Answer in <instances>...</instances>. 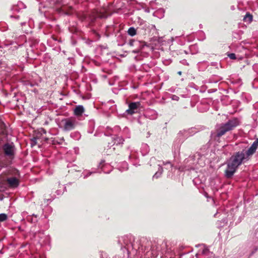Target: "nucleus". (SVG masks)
<instances>
[{"mask_svg":"<svg viewBox=\"0 0 258 258\" xmlns=\"http://www.w3.org/2000/svg\"><path fill=\"white\" fill-rule=\"evenodd\" d=\"M122 165H123V169L122 170H127V168H128V164L124 162L122 163Z\"/></svg>","mask_w":258,"mask_h":258,"instance_id":"18","label":"nucleus"},{"mask_svg":"<svg viewBox=\"0 0 258 258\" xmlns=\"http://www.w3.org/2000/svg\"><path fill=\"white\" fill-rule=\"evenodd\" d=\"M127 34L131 36H134L137 34V29L133 27H131L128 29Z\"/></svg>","mask_w":258,"mask_h":258,"instance_id":"13","label":"nucleus"},{"mask_svg":"<svg viewBox=\"0 0 258 258\" xmlns=\"http://www.w3.org/2000/svg\"><path fill=\"white\" fill-rule=\"evenodd\" d=\"M3 150L5 155L10 157H13L14 155V147L10 144H6L3 146Z\"/></svg>","mask_w":258,"mask_h":258,"instance_id":"8","label":"nucleus"},{"mask_svg":"<svg viewBox=\"0 0 258 258\" xmlns=\"http://www.w3.org/2000/svg\"><path fill=\"white\" fill-rule=\"evenodd\" d=\"M181 62L183 64L188 65V63L187 62L186 60L184 59L182 60Z\"/></svg>","mask_w":258,"mask_h":258,"instance_id":"23","label":"nucleus"},{"mask_svg":"<svg viewBox=\"0 0 258 258\" xmlns=\"http://www.w3.org/2000/svg\"><path fill=\"white\" fill-rule=\"evenodd\" d=\"M25 24H26V23H25V22L21 23V25L22 26H23V25H25Z\"/></svg>","mask_w":258,"mask_h":258,"instance_id":"27","label":"nucleus"},{"mask_svg":"<svg viewBox=\"0 0 258 258\" xmlns=\"http://www.w3.org/2000/svg\"><path fill=\"white\" fill-rule=\"evenodd\" d=\"M118 242L121 244L123 243L125 246L127 247V248L129 247L130 244L131 243V241L129 240L128 237L127 236H125L119 238L118 240Z\"/></svg>","mask_w":258,"mask_h":258,"instance_id":"11","label":"nucleus"},{"mask_svg":"<svg viewBox=\"0 0 258 258\" xmlns=\"http://www.w3.org/2000/svg\"><path fill=\"white\" fill-rule=\"evenodd\" d=\"M172 99L174 100L178 101L179 100V97L176 95H173Z\"/></svg>","mask_w":258,"mask_h":258,"instance_id":"21","label":"nucleus"},{"mask_svg":"<svg viewBox=\"0 0 258 258\" xmlns=\"http://www.w3.org/2000/svg\"><path fill=\"white\" fill-rule=\"evenodd\" d=\"M240 124L237 118H233L226 122L217 124L215 127L216 132L212 133L211 136L217 140L225 135L227 132L233 130Z\"/></svg>","mask_w":258,"mask_h":258,"instance_id":"2","label":"nucleus"},{"mask_svg":"<svg viewBox=\"0 0 258 258\" xmlns=\"http://www.w3.org/2000/svg\"><path fill=\"white\" fill-rule=\"evenodd\" d=\"M123 132L128 133L129 132L128 128L127 127H125L123 130Z\"/></svg>","mask_w":258,"mask_h":258,"instance_id":"25","label":"nucleus"},{"mask_svg":"<svg viewBox=\"0 0 258 258\" xmlns=\"http://www.w3.org/2000/svg\"><path fill=\"white\" fill-rule=\"evenodd\" d=\"M140 102H133L128 104V109L126 110L128 114L132 115L138 112L141 106Z\"/></svg>","mask_w":258,"mask_h":258,"instance_id":"6","label":"nucleus"},{"mask_svg":"<svg viewBox=\"0 0 258 258\" xmlns=\"http://www.w3.org/2000/svg\"><path fill=\"white\" fill-rule=\"evenodd\" d=\"M63 123V130L65 131H70L75 129L78 122L76 118L71 117L64 118L61 120Z\"/></svg>","mask_w":258,"mask_h":258,"instance_id":"4","label":"nucleus"},{"mask_svg":"<svg viewBox=\"0 0 258 258\" xmlns=\"http://www.w3.org/2000/svg\"><path fill=\"white\" fill-rule=\"evenodd\" d=\"M39 132L42 134H45L46 133V132L45 130H44L43 128H41L40 131H39Z\"/></svg>","mask_w":258,"mask_h":258,"instance_id":"22","label":"nucleus"},{"mask_svg":"<svg viewBox=\"0 0 258 258\" xmlns=\"http://www.w3.org/2000/svg\"><path fill=\"white\" fill-rule=\"evenodd\" d=\"M163 172V168L160 165H159V168L158 171H157L155 174L153 175V178H158L160 177Z\"/></svg>","mask_w":258,"mask_h":258,"instance_id":"14","label":"nucleus"},{"mask_svg":"<svg viewBox=\"0 0 258 258\" xmlns=\"http://www.w3.org/2000/svg\"><path fill=\"white\" fill-rule=\"evenodd\" d=\"M10 174L12 176L7 177L6 179L7 184L10 188H16L19 186L20 183V174L19 171L15 169Z\"/></svg>","mask_w":258,"mask_h":258,"instance_id":"3","label":"nucleus"},{"mask_svg":"<svg viewBox=\"0 0 258 258\" xmlns=\"http://www.w3.org/2000/svg\"><path fill=\"white\" fill-rule=\"evenodd\" d=\"M131 158V155H130L129 156V158Z\"/></svg>","mask_w":258,"mask_h":258,"instance_id":"33","label":"nucleus"},{"mask_svg":"<svg viewBox=\"0 0 258 258\" xmlns=\"http://www.w3.org/2000/svg\"><path fill=\"white\" fill-rule=\"evenodd\" d=\"M44 139H45V140H47V139L46 138H44Z\"/></svg>","mask_w":258,"mask_h":258,"instance_id":"32","label":"nucleus"},{"mask_svg":"<svg viewBox=\"0 0 258 258\" xmlns=\"http://www.w3.org/2000/svg\"><path fill=\"white\" fill-rule=\"evenodd\" d=\"M28 84L30 85V86H31V87L33 86V85L31 83H29Z\"/></svg>","mask_w":258,"mask_h":258,"instance_id":"31","label":"nucleus"},{"mask_svg":"<svg viewBox=\"0 0 258 258\" xmlns=\"http://www.w3.org/2000/svg\"><path fill=\"white\" fill-rule=\"evenodd\" d=\"M228 56L231 59H236V55L233 53H229L228 54Z\"/></svg>","mask_w":258,"mask_h":258,"instance_id":"17","label":"nucleus"},{"mask_svg":"<svg viewBox=\"0 0 258 258\" xmlns=\"http://www.w3.org/2000/svg\"><path fill=\"white\" fill-rule=\"evenodd\" d=\"M258 147V138L256 139L251 146L247 150L234 153L227 162V167L225 170V176L231 178L237 168L242 163L248 161L255 153Z\"/></svg>","mask_w":258,"mask_h":258,"instance_id":"1","label":"nucleus"},{"mask_svg":"<svg viewBox=\"0 0 258 258\" xmlns=\"http://www.w3.org/2000/svg\"><path fill=\"white\" fill-rule=\"evenodd\" d=\"M252 15H251L249 13H247L245 16L244 17L243 20L245 22L250 23L252 22Z\"/></svg>","mask_w":258,"mask_h":258,"instance_id":"12","label":"nucleus"},{"mask_svg":"<svg viewBox=\"0 0 258 258\" xmlns=\"http://www.w3.org/2000/svg\"><path fill=\"white\" fill-rule=\"evenodd\" d=\"M144 146H145V148H148L147 145H146V144L144 145Z\"/></svg>","mask_w":258,"mask_h":258,"instance_id":"29","label":"nucleus"},{"mask_svg":"<svg viewBox=\"0 0 258 258\" xmlns=\"http://www.w3.org/2000/svg\"><path fill=\"white\" fill-rule=\"evenodd\" d=\"M178 74L179 75H181V72L179 71L178 72Z\"/></svg>","mask_w":258,"mask_h":258,"instance_id":"30","label":"nucleus"},{"mask_svg":"<svg viewBox=\"0 0 258 258\" xmlns=\"http://www.w3.org/2000/svg\"><path fill=\"white\" fill-rule=\"evenodd\" d=\"M135 42V41L133 39L130 40L128 42V44L131 46H133Z\"/></svg>","mask_w":258,"mask_h":258,"instance_id":"19","label":"nucleus"},{"mask_svg":"<svg viewBox=\"0 0 258 258\" xmlns=\"http://www.w3.org/2000/svg\"><path fill=\"white\" fill-rule=\"evenodd\" d=\"M254 251H251L248 249V246H243L239 248L238 250V254L240 256H243L244 258H247L251 255Z\"/></svg>","mask_w":258,"mask_h":258,"instance_id":"7","label":"nucleus"},{"mask_svg":"<svg viewBox=\"0 0 258 258\" xmlns=\"http://www.w3.org/2000/svg\"><path fill=\"white\" fill-rule=\"evenodd\" d=\"M84 108L82 105L77 106L74 110L75 115L77 116L81 115L84 112Z\"/></svg>","mask_w":258,"mask_h":258,"instance_id":"10","label":"nucleus"},{"mask_svg":"<svg viewBox=\"0 0 258 258\" xmlns=\"http://www.w3.org/2000/svg\"><path fill=\"white\" fill-rule=\"evenodd\" d=\"M145 115L151 119H154L157 118V113L155 110L148 109L145 112Z\"/></svg>","mask_w":258,"mask_h":258,"instance_id":"9","label":"nucleus"},{"mask_svg":"<svg viewBox=\"0 0 258 258\" xmlns=\"http://www.w3.org/2000/svg\"><path fill=\"white\" fill-rule=\"evenodd\" d=\"M38 139L37 137L33 138L31 140V146H34L37 144V140Z\"/></svg>","mask_w":258,"mask_h":258,"instance_id":"16","label":"nucleus"},{"mask_svg":"<svg viewBox=\"0 0 258 258\" xmlns=\"http://www.w3.org/2000/svg\"><path fill=\"white\" fill-rule=\"evenodd\" d=\"M207 253H209L208 249H207V248H205L203 250L202 254H207Z\"/></svg>","mask_w":258,"mask_h":258,"instance_id":"20","label":"nucleus"},{"mask_svg":"<svg viewBox=\"0 0 258 258\" xmlns=\"http://www.w3.org/2000/svg\"><path fill=\"white\" fill-rule=\"evenodd\" d=\"M133 52L134 53H136L138 52V51L134 50V51H133Z\"/></svg>","mask_w":258,"mask_h":258,"instance_id":"28","label":"nucleus"},{"mask_svg":"<svg viewBox=\"0 0 258 258\" xmlns=\"http://www.w3.org/2000/svg\"><path fill=\"white\" fill-rule=\"evenodd\" d=\"M124 139L121 137L116 136L111 138L110 142H108L107 147L109 148L113 147V150H114L115 148L114 146L119 145L122 146L123 144Z\"/></svg>","mask_w":258,"mask_h":258,"instance_id":"5","label":"nucleus"},{"mask_svg":"<svg viewBox=\"0 0 258 258\" xmlns=\"http://www.w3.org/2000/svg\"><path fill=\"white\" fill-rule=\"evenodd\" d=\"M91 173H92V172H90L89 173V174L85 175L84 178H85L87 177L88 175H90Z\"/></svg>","mask_w":258,"mask_h":258,"instance_id":"26","label":"nucleus"},{"mask_svg":"<svg viewBox=\"0 0 258 258\" xmlns=\"http://www.w3.org/2000/svg\"><path fill=\"white\" fill-rule=\"evenodd\" d=\"M163 165H166V164H170V167L171 168L172 167V165H171V163L170 162H163Z\"/></svg>","mask_w":258,"mask_h":258,"instance_id":"24","label":"nucleus"},{"mask_svg":"<svg viewBox=\"0 0 258 258\" xmlns=\"http://www.w3.org/2000/svg\"><path fill=\"white\" fill-rule=\"evenodd\" d=\"M8 218V216L6 214H0V222H3L6 220Z\"/></svg>","mask_w":258,"mask_h":258,"instance_id":"15","label":"nucleus"}]
</instances>
